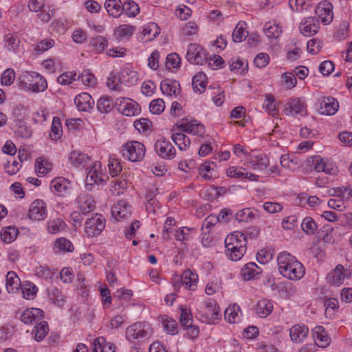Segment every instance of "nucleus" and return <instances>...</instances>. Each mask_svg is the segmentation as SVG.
I'll return each mask as SVG.
<instances>
[{
  "instance_id": "nucleus-1",
  "label": "nucleus",
  "mask_w": 352,
  "mask_h": 352,
  "mask_svg": "<svg viewBox=\"0 0 352 352\" xmlns=\"http://www.w3.org/2000/svg\"><path fill=\"white\" fill-rule=\"evenodd\" d=\"M279 272L290 280H299L305 274L302 264L297 261L295 256L287 252L279 254L277 258Z\"/></svg>"
},
{
  "instance_id": "nucleus-2",
  "label": "nucleus",
  "mask_w": 352,
  "mask_h": 352,
  "mask_svg": "<svg viewBox=\"0 0 352 352\" xmlns=\"http://www.w3.org/2000/svg\"><path fill=\"white\" fill-rule=\"evenodd\" d=\"M247 236L241 232L235 231L225 239V246L232 261H237L244 255L247 250Z\"/></svg>"
},
{
  "instance_id": "nucleus-3",
  "label": "nucleus",
  "mask_w": 352,
  "mask_h": 352,
  "mask_svg": "<svg viewBox=\"0 0 352 352\" xmlns=\"http://www.w3.org/2000/svg\"><path fill=\"white\" fill-rule=\"evenodd\" d=\"M151 334L150 324L146 322H135L129 326L125 331L126 339L130 342L147 339Z\"/></svg>"
},
{
  "instance_id": "nucleus-4",
  "label": "nucleus",
  "mask_w": 352,
  "mask_h": 352,
  "mask_svg": "<svg viewBox=\"0 0 352 352\" xmlns=\"http://www.w3.org/2000/svg\"><path fill=\"white\" fill-rule=\"evenodd\" d=\"M105 225L106 220L102 214H93L85 222V233L88 237L98 236L104 229Z\"/></svg>"
},
{
  "instance_id": "nucleus-5",
  "label": "nucleus",
  "mask_w": 352,
  "mask_h": 352,
  "mask_svg": "<svg viewBox=\"0 0 352 352\" xmlns=\"http://www.w3.org/2000/svg\"><path fill=\"white\" fill-rule=\"evenodd\" d=\"M145 146L138 141H131L123 146V156L133 162L141 161L145 155Z\"/></svg>"
},
{
  "instance_id": "nucleus-6",
  "label": "nucleus",
  "mask_w": 352,
  "mask_h": 352,
  "mask_svg": "<svg viewBox=\"0 0 352 352\" xmlns=\"http://www.w3.org/2000/svg\"><path fill=\"white\" fill-rule=\"evenodd\" d=\"M117 110L126 116H134L140 111L138 102L129 98H118L115 102Z\"/></svg>"
},
{
  "instance_id": "nucleus-7",
  "label": "nucleus",
  "mask_w": 352,
  "mask_h": 352,
  "mask_svg": "<svg viewBox=\"0 0 352 352\" xmlns=\"http://www.w3.org/2000/svg\"><path fill=\"white\" fill-rule=\"evenodd\" d=\"M186 57L192 64L201 65L207 62L206 51L197 43H191L188 45Z\"/></svg>"
},
{
  "instance_id": "nucleus-8",
  "label": "nucleus",
  "mask_w": 352,
  "mask_h": 352,
  "mask_svg": "<svg viewBox=\"0 0 352 352\" xmlns=\"http://www.w3.org/2000/svg\"><path fill=\"white\" fill-rule=\"evenodd\" d=\"M284 112L287 116H303L307 113V105L305 100L300 98H290L285 105Z\"/></svg>"
},
{
  "instance_id": "nucleus-9",
  "label": "nucleus",
  "mask_w": 352,
  "mask_h": 352,
  "mask_svg": "<svg viewBox=\"0 0 352 352\" xmlns=\"http://www.w3.org/2000/svg\"><path fill=\"white\" fill-rule=\"evenodd\" d=\"M313 168L317 172H324L329 175H333L336 173V168L332 162L322 158L319 155L313 156L309 159Z\"/></svg>"
},
{
  "instance_id": "nucleus-10",
  "label": "nucleus",
  "mask_w": 352,
  "mask_h": 352,
  "mask_svg": "<svg viewBox=\"0 0 352 352\" xmlns=\"http://www.w3.org/2000/svg\"><path fill=\"white\" fill-rule=\"evenodd\" d=\"M154 147L157 155L163 159L171 160L175 157V148L168 140L164 138L157 140Z\"/></svg>"
},
{
  "instance_id": "nucleus-11",
  "label": "nucleus",
  "mask_w": 352,
  "mask_h": 352,
  "mask_svg": "<svg viewBox=\"0 0 352 352\" xmlns=\"http://www.w3.org/2000/svg\"><path fill=\"white\" fill-rule=\"evenodd\" d=\"M198 281V275L194 274L191 270H185L183 274L173 283L175 289L180 287V285H186L190 290H194Z\"/></svg>"
},
{
  "instance_id": "nucleus-12",
  "label": "nucleus",
  "mask_w": 352,
  "mask_h": 352,
  "mask_svg": "<svg viewBox=\"0 0 352 352\" xmlns=\"http://www.w3.org/2000/svg\"><path fill=\"white\" fill-rule=\"evenodd\" d=\"M46 204L43 200L34 201L30 207L28 217L31 219L41 221L47 217Z\"/></svg>"
},
{
  "instance_id": "nucleus-13",
  "label": "nucleus",
  "mask_w": 352,
  "mask_h": 352,
  "mask_svg": "<svg viewBox=\"0 0 352 352\" xmlns=\"http://www.w3.org/2000/svg\"><path fill=\"white\" fill-rule=\"evenodd\" d=\"M333 6L331 3L324 1L320 2L317 6L315 13L322 22L328 24L332 21L333 18Z\"/></svg>"
},
{
  "instance_id": "nucleus-14",
  "label": "nucleus",
  "mask_w": 352,
  "mask_h": 352,
  "mask_svg": "<svg viewBox=\"0 0 352 352\" xmlns=\"http://www.w3.org/2000/svg\"><path fill=\"white\" fill-rule=\"evenodd\" d=\"M176 126L184 132L193 135H201L204 133V126L197 120L188 122V119L183 118L181 123L176 124Z\"/></svg>"
},
{
  "instance_id": "nucleus-15",
  "label": "nucleus",
  "mask_w": 352,
  "mask_h": 352,
  "mask_svg": "<svg viewBox=\"0 0 352 352\" xmlns=\"http://www.w3.org/2000/svg\"><path fill=\"white\" fill-rule=\"evenodd\" d=\"M319 21L316 17H307L300 23L301 33L305 36H311L318 32Z\"/></svg>"
},
{
  "instance_id": "nucleus-16",
  "label": "nucleus",
  "mask_w": 352,
  "mask_h": 352,
  "mask_svg": "<svg viewBox=\"0 0 352 352\" xmlns=\"http://www.w3.org/2000/svg\"><path fill=\"white\" fill-rule=\"evenodd\" d=\"M111 215L117 221L131 216V206L124 201H118L111 208Z\"/></svg>"
},
{
  "instance_id": "nucleus-17",
  "label": "nucleus",
  "mask_w": 352,
  "mask_h": 352,
  "mask_svg": "<svg viewBox=\"0 0 352 352\" xmlns=\"http://www.w3.org/2000/svg\"><path fill=\"white\" fill-rule=\"evenodd\" d=\"M312 336L314 339L315 344L318 347H327L331 342V338L322 326H317L313 329Z\"/></svg>"
},
{
  "instance_id": "nucleus-18",
  "label": "nucleus",
  "mask_w": 352,
  "mask_h": 352,
  "mask_svg": "<svg viewBox=\"0 0 352 352\" xmlns=\"http://www.w3.org/2000/svg\"><path fill=\"white\" fill-rule=\"evenodd\" d=\"M78 208L82 214H86L93 211L95 208V201L89 194H81L77 198Z\"/></svg>"
},
{
  "instance_id": "nucleus-19",
  "label": "nucleus",
  "mask_w": 352,
  "mask_h": 352,
  "mask_svg": "<svg viewBox=\"0 0 352 352\" xmlns=\"http://www.w3.org/2000/svg\"><path fill=\"white\" fill-rule=\"evenodd\" d=\"M43 316V311L41 309L32 308L27 309L21 313L20 318L25 324H32L41 320Z\"/></svg>"
},
{
  "instance_id": "nucleus-20",
  "label": "nucleus",
  "mask_w": 352,
  "mask_h": 352,
  "mask_svg": "<svg viewBox=\"0 0 352 352\" xmlns=\"http://www.w3.org/2000/svg\"><path fill=\"white\" fill-rule=\"evenodd\" d=\"M75 104L78 109L82 111H88L94 107V100L87 93H82L76 96Z\"/></svg>"
},
{
  "instance_id": "nucleus-21",
  "label": "nucleus",
  "mask_w": 352,
  "mask_h": 352,
  "mask_svg": "<svg viewBox=\"0 0 352 352\" xmlns=\"http://www.w3.org/2000/svg\"><path fill=\"white\" fill-rule=\"evenodd\" d=\"M339 108L337 100L332 97L324 98L320 103V111L322 114L331 116L335 114Z\"/></svg>"
},
{
  "instance_id": "nucleus-22",
  "label": "nucleus",
  "mask_w": 352,
  "mask_h": 352,
  "mask_svg": "<svg viewBox=\"0 0 352 352\" xmlns=\"http://www.w3.org/2000/svg\"><path fill=\"white\" fill-rule=\"evenodd\" d=\"M70 160L76 168H88L91 162L90 157L79 151H73L71 153Z\"/></svg>"
},
{
  "instance_id": "nucleus-23",
  "label": "nucleus",
  "mask_w": 352,
  "mask_h": 352,
  "mask_svg": "<svg viewBox=\"0 0 352 352\" xmlns=\"http://www.w3.org/2000/svg\"><path fill=\"white\" fill-rule=\"evenodd\" d=\"M249 163L253 170L260 172L265 171L270 165L269 158L264 154L252 157Z\"/></svg>"
},
{
  "instance_id": "nucleus-24",
  "label": "nucleus",
  "mask_w": 352,
  "mask_h": 352,
  "mask_svg": "<svg viewBox=\"0 0 352 352\" xmlns=\"http://www.w3.org/2000/svg\"><path fill=\"white\" fill-rule=\"evenodd\" d=\"M121 0H106L104 8L110 16L118 18L122 14Z\"/></svg>"
},
{
  "instance_id": "nucleus-25",
  "label": "nucleus",
  "mask_w": 352,
  "mask_h": 352,
  "mask_svg": "<svg viewBox=\"0 0 352 352\" xmlns=\"http://www.w3.org/2000/svg\"><path fill=\"white\" fill-rule=\"evenodd\" d=\"M160 89L164 94L176 96L179 92V83L176 80L165 79L160 84Z\"/></svg>"
},
{
  "instance_id": "nucleus-26",
  "label": "nucleus",
  "mask_w": 352,
  "mask_h": 352,
  "mask_svg": "<svg viewBox=\"0 0 352 352\" xmlns=\"http://www.w3.org/2000/svg\"><path fill=\"white\" fill-rule=\"evenodd\" d=\"M100 162L92 165L87 174V182L92 185L93 184H100L104 181L102 178V173L100 171Z\"/></svg>"
},
{
  "instance_id": "nucleus-27",
  "label": "nucleus",
  "mask_w": 352,
  "mask_h": 352,
  "mask_svg": "<svg viewBox=\"0 0 352 352\" xmlns=\"http://www.w3.org/2000/svg\"><path fill=\"white\" fill-rule=\"evenodd\" d=\"M69 184L70 182L68 179L59 177L52 180L50 188L53 192L63 195L64 193L67 192Z\"/></svg>"
},
{
  "instance_id": "nucleus-28",
  "label": "nucleus",
  "mask_w": 352,
  "mask_h": 352,
  "mask_svg": "<svg viewBox=\"0 0 352 352\" xmlns=\"http://www.w3.org/2000/svg\"><path fill=\"white\" fill-rule=\"evenodd\" d=\"M309 329L304 325H294L290 329V337L292 341L302 342L308 335Z\"/></svg>"
},
{
  "instance_id": "nucleus-29",
  "label": "nucleus",
  "mask_w": 352,
  "mask_h": 352,
  "mask_svg": "<svg viewBox=\"0 0 352 352\" xmlns=\"http://www.w3.org/2000/svg\"><path fill=\"white\" fill-rule=\"evenodd\" d=\"M343 272V266L341 265H337L333 272L328 274L327 276L328 283L336 286L340 285L344 279Z\"/></svg>"
},
{
  "instance_id": "nucleus-30",
  "label": "nucleus",
  "mask_w": 352,
  "mask_h": 352,
  "mask_svg": "<svg viewBox=\"0 0 352 352\" xmlns=\"http://www.w3.org/2000/svg\"><path fill=\"white\" fill-rule=\"evenodd\" d=\"M41 76V75L36 72H25L19 76L18 79L20 83L23 85L25 88L31 90L34 81L37 80Z\"/></svg>"
},
{
  "instance_id": "nucleus-31",
  "label": "nucleus",
  "mask_w": 352,
  "mask_h": 352,
  "mask_svg": "<svg viewBox=\"0 0 352 352\" xmlns=\"http://www.w3.org/2000/svg\"><path fill=\"white\" fill-rule=\"evenodd\" d=\"M206 75L203 72L195 74L192 79V85L195 91L201 94L206 89L207 85Z\"/></svg>"
},
{
  "instance_id": "nucleus-32",
  "label": "nucleus",
  "mask_w": 352,
  "mask_h": 352,
  "mask_svg": "<svg viewBox=\"0 0 352 352\" xmlns=\"http://www.w3.org/2000/svg\"><path fill=\"white\" fill-rule=\"evenodd\" d=\"M261 272V269L254 263H247L241 270V276L245 280H250Z\"/></svg>"
},
{
  "instance_id": "nucleus-33",
  "label": "nucleus",
  "mask_w": 352,
  "mask_h": 352,
  "mask_svg": "<svg viewBox=\"0 0 352 352\" xmlns=\"http://www.w3.org/2000/svg\"><path fill=\"white\" fill-rule=\"evenodd\" d=\"M206 305V314L208 318V322H212L215 320L219 318V307L217 305V302L213 299H208L205 302Z\"/></svg>"
},
{
  "instance_id": "nucleus-34",
  "label": "nucleus",
  "mask_w": 352,
  "mask_h": 352,
  "mask_svg": "<svg viewBox=\"0 0 352 352\" xmlns=\"http://www.w3.org/2000/svg\"><path fill=\"white\" fill-rule=\"evenodd\" d=\"M256 310L261 318H265L272 311L273 304L270 300L262 299L257 302Z\"/></svg>"
},
{
  "instance_id": "nucleus-35",
  "label": "nucleus",
  "mask_w": 352,
  "mask_h": 352,
  "mask_svg": "<svg viewBox=\"0 0 352 352\" xmlns=\"http://www.w3.org/2000/svg\"><path fill=\"white\" fill-rule=\"evenodd\" d=\"M235 219L239 222H251L259 217L257 212H254L250 208H244L234 214Z\"/></svg>"
},
{
  "instance_id": "nucleus-36",
  "label": "nucleus",
  "mask_w": 352,
  "mask_h": 352,
  "mask_svg": "<svg viewBox=\"0 0 352 352\" xmlns=\"http://www.w3.org/2000/svg\"><path fill=\"white\" fill-rule=\"evenodd\" d=\"M20 285V279L14 272L10 271L6 275V289L9 293H15Z\"/></svg>"
},
{
  "instance_id": "nucleus-37",
  "label": "nucleus",
  "mask_w": 352,
  "mask_h": 352,
  "mask_svg": "<svg viewBox=\"0 0 352 352\" xmlns=\"http://www.w3.org/2000/svg\"><path fill=\"white\" fill-rule=\"evenodd\" d=\"M247 24L243 21H239L232 33V40L234 43H240L246 38L248 32L245 30Z\"/></svg>"
},
{
  "instance_id": "nucleus-38",
  "label": "nucleus",
  "mask_w": 352,
  "mask_h": 352,
  "mask_svg": "<svg viewBox=\"0 0 352 352\" xmlns=\"http://www.w3.org/2000/svg\"><path fill=\"white\" fill-rule=\"evenodd\" d=\"M171 138L181 151H186L190 144L189 138L182 133H173Z\"/></svg>"
},
{
  "instance_id": "nucleus-39",
  "label": "nucleus",
  "mask_w": 352,
  "mask_h": 352,
  "mask_svg": "<svg viewBox=\"0 0 352 352\" xmlns=\"http://www.w3.org/2000/svg\"><path fill=\"white\" fill-rule=\"evenodd\" d=\"M49 332V327L45 321H41L32 331L35 333L34 338L37 342L43 340Z\"/></svg>"
},
{
  "instance_id": "nucleus-40",
  "label": "nucleus",
  "mask_w": 352,
  "mask_h": 352,
  "mask_svg": "<svg viewBox=\"0 0 352 352\" xmlns=\"http://www.w3.org/2000/svg\"><path fill=\"white\" fill-rule=\"evenodd\" d=\"M18 230L14 226H9L2 229L1 239L6 243L12 242L17 236Z\"/></svg>"
},
{
  "instance_id": "nucleus-41",
  "label": "nucleus",
  "mask_w": 352,
  "mask_h": 352,
  "mask_svg": "<svg viewBox=\"0 0 352 352\" xmlns=\"http://www.w3.org/2000/svg\"><path fill=\"white\" fill-rule=\"evenodd\" d=\"M122 10V13H124L127 16L133 17L136 16L140 11L138 5L133 1H126L123 3Z\"/></svg>"
},
{
  "instance_id": "nucleus-42",
  "label": "nucleus",
  "mask_w": 352,
  "mask_h": 352,
  "mask_svg": "<svg viewBox=\"0 0 352 352\" xmlns=\"http://www.w3.org/2000/svg\"><path fill=\"white\" fill-rule=\"evenodd\" d=\"M138 76L135 72L125 71L122 73V77L119 78L120 83L124 82L127 86H132L137 84Z\"/></svg>"
},
{
  "instance_id": "nucleus-43",
  "label": "nucleus",
  "mask_w": 352,
  "mask_h": 352,
  "mask_svg": "<svg viewBox=\"0 0 352 352\" xmlns=\"http://www.w3.org/2000/svg\"><path fill=\"white\" fill-rule=\"evenodd\" d=\"M240 311V307L239 305H234L232 307H228L224 312L225 318L230 323H235L237 322L239 320V316L238 314V311Z\"/></svg>"
},
{
  "instance_id": "nucleus-44",
  "label": "nucleus",
  "mask_w": 352,
  "mask_h": 352,
  "mask_svg": "<svg viewBox=\"0 0 352 352\" xmlns=\"http://www.w3.org/2000/svg\"><path fill=\"white\" fill-rule=\"evenodd\" d=\"M160 33L158 25L155 23H151L145 26L142 34L146 36H148L147 40L151 41L155 38Z\"/></svg>"
},
{
  "instance_id": "nucleus-45",
  "label": "nucleus",
  "mask_w": 352,
  "mask_h": 352,
  "mask_svg": "<svg viewBox=\"0 0 352 352\" xmlns=\"http://www.w3.org/2000/svg\"><path fill=\"white\" fill-rule=\"evenodd\" d=\"M63 130L60 120L58 118L54 117L51 126L50 136L53 140H57L62 136Z\"/></svg>"
},
{
  "instance_id": "nucleus-46",
  "label": "nucleus",
  "mask_w": 352,
  "mask_h": 352,
  "mask_svg": "<svg viewBox=\"0 0 352 352\" xmlns=\"http://www.w3.org/2000/svg\"><path fill=\"white\" fill-rule=\"evenodd\" d=\"M113 107V100L109 96L101 97L97 102V109L101 113L109 112Z\"/></svg>"
},
{
  "instance_id": "nucleus-47",
  "label": "nucleus",
  "mask_w": 352,
  "mask_h": 352,
  "mask_svg": "<svg viewBox=\"0 0 352 352\" xmlns=\"http://www.w3.org/2000/svg\"><path fill=\"white\" fill-rule=\"evenodd\" d=\"M135 31V27L130 25H121L116 30L115 34L118 39L131 36Z\"/></svg>"
},
{
  "instance_id": "nucleus-48",
  "label": "nucleus",
  "mask_w": 352,
  "mask_h": 352,
  "mask_svg": "<svg viewBox=\"0 0 352 352\" xmlns=\"http://www.w3.org/2000/svg\"><path fill=\"white\" fill-rule=\"evenodd\" d=\"M301 228L307 234L313 235L317 230V225L312 218L307 217L302 221Z\"/></svg>"
},
{
  "instance_id": "nucleus-49",
  "label": "nucleus",
  "mask_w": 352,
  "mask_h": 352,
  "mask_svg": "<svg viewBox=\"0 0 352 352\" xmlns=\"http://www.w3.org/2000/svg\"><path fill=\"white\" fill-rule=\"evenodd\" d=\"M107 40L102 36L93 38L90 41V45L93 47L94 50L98 52L103 51L107 46Z\"/></svg>"
},
{
  "instance_id": "nucleus-50",
  "label": "nucleus",
  "mask_w": 352,
  "mask_h": 352,
  "mask_svg": "<svg viewBox=\"0 0 352 352\" xmlns=\"http://www.w3.org/2000/svg\"><path fill=\"white\" fill-rule=\"evenodd\" d=\"M77 80H80L83 85L87 86H94L96 83V78L88 70L83 71L81 74L77 75Z\"/></svg>"
},
{
  "instance_id": "nucleus-51",
  "label": "nucleus",
  "mask_w": 352,
  "mask_h": 352,
  "mask_svg": "<svg viewBox=\"0 0 352 352\" xmlns=\"http://www.w3.org/2000/svg\"><path fill=\"white\" fill-rule=\"evenodd\" d=\"M47 293L50 300L58 305L64 301V296L58 288L55 287L48 288Z\"/></svg>"
},
{
  "instance_id": "nucleus-52",
  "label": "nucleus",
  "mask_w": 352,
  "mask_h": 352,
  "mask_svg": "<svg viewBox=\"0 0 352 352\" xmlns=\"http://www.w3.org/2000/svg\"><path fill=\"white\" fill-rule=\"evenodd\" d=\"M109 173L111 177H116L122 170L121 162L118 159L110 158L108 164Z\"/></svg>"
},
{
  "instance_id": "nucleus-53",
  "label": "nucleus",
  "mask_w": 352,
  "mask_h": 352,
  "mask_svg": "<svg viewBox=\"0 0 352 352\" xmlns=\"http://www.w3.org/2000/svg\"><path fill=\"white\" fill-rule=\"evenodd\" d=\"M181 316H180V323L181 324L185 327H189V325H191L192 324V317L190 312V310L184 307H181Z\"/></svg>"
},
{
  "instance_id": "nucleus-54",
  "label": "nucleus",
  "mask_w": 352,
  "mask_h": 352,
  "mask_svg": "<svg viewBox=\"0 0 352 352\" xmlns=\"http://www.w3.org/2000/svg\"><path fill=\"white\" fill-rule=\"evenodd\" d=\"M265 101L267 102V103L265 104V109L268 111V113L272 116L278 115V109L275 104L276 99L274 96L271 94H267L266 96Z\"/></svg>"
},
{
  "instance_id": "nucleus-55",
  "label": "nucleus",
  "mask_w": 352,
  "mask_h": 352,
  "mask_svg": "<svg viewBox=\"0 0 352 352\" xmlns=\"http://www.w3.org/2000/svg\"><path fill=\"white\" fill-rule=\"evenodd\" d=\"M150 111L153 114H160L165 109L164 102L161 98L155 99L149 105Z\"/></svg>"
},
{
  "instance_id": "nucleus-56",
  "label": "nucleus",
  "mask_w": 352,
  "mask_h": 352,
  "mask_svg": "<svg viewBox=\"0 0 352 352\" xmlns=\"http://www.w3.org/2000/svg\"><path fill=\"white\" fill-rule=\"evenodd\" d=\"M54 45V41L52 39H45L38 42L35 46L34 50L38 54H41Z\"/></svg>"
},
{
  "instance_id": "nucleus-57",
  "label": "nucleus",
  "mask_w": 352,
  "mask_h": 352,
  "mask_svg": "<svg viewBox=\"0 0 352 352\" xmlns=\"http://www.w3.org/2000/svg\"><path fill=\"white\" fill-rule=\"evenodd\" d=\"M181 64V59L179 55L176 53H171L166 57V67L169 69L170 68H179Z\"/></svg>"
},
{
  "instance_id": "nucleus-58",
  "label": "nucleus",
  "mask_w": 352,
  "mask_h": 352,
  "mask_svg": "<svg viewBox=\"0 0 352 352\" xmlns=\"http://www.w3.org/2000/svg\"><path fill=\"white\" fill-rule=\"evenodd\" d=\"M322 43L317 38H312L307 42V51L311 54H317L322 48Z\"/></svg>"
},
{
  "instance_id": "nucleus-59",
  "label": "nucleus",
  "mask_w": 352,
  "mask_h": 352,
  "mask_svg": "<svg viewBox=\"0 0 352 352\" xmlns=\"http://www.w3.org/2000/svg\"><path fill=\"white\" fill-rule=\"evenodd\" d=\"M77 74L76 72H65L60 75L57 78V82L60 85H69L72 80H76Z\"/></svg>"
},
{
  "instance_id": "nucleus-60",
  "label": "nucleus",
  "mask_w": 352,
  "mask_h": 352,
  "mask_svg": "<svg viewBox=\"0 0 352 352\" xmlns=\"http://www.w3.org/2000/svg\"><path fill=\"white\" fill-rule=\"evenodd\" d=\"M65 223L60 219H56L48 223L47 229L50 233L56 234L59 232L64 227Z\"/></svg>"
},
{
  "instance_id": "nucleus-61",
  "label": "nucleus",
  "mask_w": 352,
  "mask_h": 352,
  "mask_svg": "<svg viewBox=\"0 0 352 352\" xmlns=\"http://www.w3.org/2000/svg\"><path fill=\"white\" fill-rule=\"evenodd\" d=\"M55 246L60 250L65 252H72L74 246L68 239L65 238H59L55 242Z\"/></svg>"
},
{
  "instance_id": "nucleus-62",
  "label": "nucleus",
  "mask_w": 352,
  "mask_h": 352,
  "mask_svg": "<svg viewBox=\"0 0 352 352\" xmlns=\"http://www.w3.org/2000/svg\"><path fill=\"white\" fill-rule=\"evenodd\" d=\"M15 78V72L12 69H6L1 75V83L3 85H10Z\"/></svg>"
},
{
  "instance_id": "nucleus-63",
  "label": "nucleus",
  "mask_w": 352,
  "mask_h": 352,
  "mask_svg": "<svg viewBox=\"0 0 352 352\" xmlns=\"http://www.w3.org/2000/svg\"><path fill=\"white\" fill-rule=\"evenodd\" d=\"M33 85L31 91L34 93L43 92L47 88V81L42 76L35 80Z\"/></svg>"
},
{
  "instance_id": "nucleus-64",
  "label": "nucleus",
  "mask_w": 352,
  "mask_h": 352,
  "mask_svg": "<svg viewBox=\"0 0 352 352\" xmlns=\"http://www.w3.org/2000/svg\"><path fill=\"white\" fill-rule=\"evenodd\" d=\"M263 209L270 214H274L280 212L283 207L277 202L267 201L263 205Z\"/></svg>"
}]
</instances>
